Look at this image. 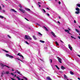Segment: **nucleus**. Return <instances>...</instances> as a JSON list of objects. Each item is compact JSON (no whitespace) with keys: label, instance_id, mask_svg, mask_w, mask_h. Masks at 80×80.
I'll return each instance as SVG.
<instances>
[{"label":"nucleus","instance_id":"f8f14e48","mask_svg":"<svg viewBox=\"0 0 80 80\" xmlns=\"http://www.w3.org/2000/svg\"><path fill=\"white\" fill-rule=\"evenodd\" d=\"M75 30L77 32H78V33H80V31H79V30H78V29H76Z\"/></svg>","mask_w":80,"mask_h":80},{"label":"nucleus","instance_id":"f704fd0d","mask_svg":"<svg viewBox=\"0 0 80 80\" xmlns=\"http://www.w3.org/2000/svg\"><path fill=\"white\" fill-rule=\"evenodd\" d=\"M4 67H7L8 68H10V67L8 66H6V65H4Z\"/></svg>","mask_w":80,"mask_h":80},{"label":"nucleus","instance_id":"bf43d9fd","mask_svg":"<svg viewBox=\"0 0 80 80\" xmlns=\"http://www.w3.org/2000/svg\"><path fill=\"white\" fill-rule=\"evenodd\" d=\"M78 56L79 57H80V55H78Z\"/></svg>","mask_w":80,"mask_h":80},{"label":"nucleus","instance_id":"a19ab883","mask_svg":"<svg viewBox=\"0 0 80 80\" xmlns=\"http://www.w3.org/2000/svg\"><path fill=\"white\" fill-rule=\"evenodd\" d=\"M25 18V20H26L27 21H29V20H28V19H27V18Z\"/></svg>","mask_w":80,"mask_h":80},{"label":"nucleus","instance_id":"473e14b6","mask_svg":"<svg viewBox=\"0 0 80 80\" xmlns=\"http://www.w3.org/2000/svg\"><path fill=\"white\" fill-rule=\"evenodd\" d=\"M6 74H9L10 73H9V71H7L6 72Z\"/></svg>","mask_w":80,"mask_h":80},{"label":"nucleus","instance_id":"c756f323","mask_svg":"<svg viewBox=\"0 0 80 80\" xmlns=\"http://www.w3.org/2000/svg\"><path fill=\"white\" fill-rule=\"evenodd\" d=\"M0 18H4V17L2 16H0Z\"/></svg>","mask_w":80,"mask_h":80},{"label":"nucleus","instance_id":"f257e3e1","mask_svg":"<svg viewBox=\"0 0 80 80\" xmlns=\"http://www.w3.org/2000/svg\"><path fill=\"white\" fill-rule=\"evenodd\" d=\"M76 10L77 11H76L75 13L76 14H79L80 13V9L78 8H76Z\"/></svg>","mask_w":80,"mask_h":80},{"label":"nucleus","instance_id":"0eeeda50","mask_svg":"<svg viewBox=\"0 0 80 80\" xmlns=\"http://www.w3.org/2000/svg\"><path fill=\"white\" fill-rule=\"evenodd\" d=\"M68 46L69 49H70V50H72V47H71L70 45L68 44Z\"/></svg>","mask_w":80,"mask_h":80},{"label":"nucleus","instance_id":"a18cd8bd","mask_svg":"<svg viewBox=\"0 0 80 80\" xmlns=\"http://www.w3.org/2000/svg\"><path fill=\"white\" fill-rule=\"evenodd\" d=\"M74 22L75 23H77V22H76V21H75V20H74Z\"/></svg>","mask_w":80,"mask_h":80},{"label":"nucleus","instance_id":"8fccbe9b","mask_svg":"<svg viewBox=\"0 0 80 80\" xmlns=\"http://www.w3.org/2000/svg\"><path fill=\"white\" fill-rule=\"evenodd\" d=\"M11 79H12V80H15V79L12 78H11Z\"/></svg>","mask_w":80,"mask_h":80},{"label":"nucleus","instance_id":"f03ea898","mask_svg":"<svg viewBox=\"0 0 80 80\" xmlns=\"http://www.w3.org/2000/svg\"><path fill=\"white\" fill-rule=\"evenodd\" d=\"M25 39H26V40L29 39V40H31L32 39V38H30V36H29L25 35Z\"/></svg>","mask_w":80,"mask_h":80},{"label":"nucleus","instance_id":"1a4fd4ad","mask_svg":"<svg viewBox=\"0 0 80 80\" xmlns=\"http://www.w3.org/2000/svg\"><path fill=\"white\" fill-rule=\"evenodd\" d=\"M61 68L62 70H65V69H66V68L64 67L63 66H61Z\"/></svg>","mask_w":80,"mask_h":80},{"label":"nucleus","instance_id":"4d7b16f0","mask_svg":"<svg viewBox=\"0 0 80 80\" xmlns=\"http://www.w3.org/2000/svg\"><path fill=\"white\" fill-rule=\"evenodd\" d=\"M17 76V75H16V74H15L14 75V77H16Z\"/></svg>","mask_w":80,"mask_h":80},{"label":"nucleus","instance_id":"2f4dec72","mask_svg":"<svg viewBox=\"0 0 80 80\" xmlns=\"http://www.w3.org/2000/svg\"><path fill=\"white\" fill-rule=\"evenodd\" d=\"M6 56H7V57H9V56H10V55H9L8 54H6Z\"/></svg>","mask_w":80,"mask_h":80},{"label":"nucleus","instance_id":"37998d69","mask_svg":"<svg viewBox=\"0 0 80 80\" xmlns=\"http://www.w3.org/2000/svg\"><path fill=\"white\" fill-rule=\"evenodd\" d=\"M16 59H17L18 60H20V61H21V62H22V61L20 59H18V58H17Z\"/></svg>","mask_w":80,"mask_h":80},{"label":"nucleus","instance_id":"aec40b11","mask_svg":"<svg viewBox=\"0 0 80 80\" xmlns=\"http://www.w3.org/2000/svg\"><path fill=\"white\" fill-rule=\"evenodd\" d=\"M70 74H71V75H74V73H73V72H72V71H70Z\"/></svg>","mask_w":80,"mask_h":80},{"label":"nucleus","instance_id":"58836bf2","mask_svg":"<svg viewBox=\"0 0 80 80\" xmlns=\"http://www.w3.org/2000/svg\"><path fill=\"white\" fill-rule=\"evenodd\" d=\"M25 42H26V43H27V44L28 45H29V43H28V42H27L25 41Z\"/></svg>","mask_w":80,"mask_h":80},{"label":"nucleus","instance_id":"e2e57ef3","mask_svg":"<svg viewBox=\"0 0 80 80\" xmlns=\"http://www.w3.org/2000/svg\"><path fill=\"white\" fill-rule=\"evenodd\" d=\"M14 72V73H16V72Z\"/></svg>","mask_w":80,"mask_h":80},{"label":"nucleus","instance_id":"6e6d98bb","mask_svg":"<svg viewBox=\"0 0 80 80\" xmlns=\"http://www.w3.org/2000/svg\"><path fill=\"white\" fill-rule=\"evenodd\" d=\"M44 48H45V49H47V47H45Z\"/></svg>","mask_w":80,"mask_h":80},{"label":"nucleus","instance_id":"603ef678","mask_svg":"<svg viewBox=\"0 0 80 80\" xmlns=\"http://www.w3.org/2000/svg\"><path fill=\"white\" fill-rule=\"evenodd\" d=\"M51 62L52 63V60L51 59Z\"/></svg>","mask_w":80,"mask_h":80},{"label":"nucleus","instance_id":"5fc2aeb1","mask_svg":"<svg viewBox=\"0 0 80 80\" xmlns=\"http://www.w3.org/2000/svg\"><path fill=\"white\" fill-rule=\"evenodd\" d=\"M78 80H80V78H78Z\"/></svg>","mask_w":80,"mask_h":80},{"label":"nucleus","instance_id":"69168bd1","mask_svg":"<svg viewBox=\"0 0 80 80\" xmlns=\"http://www.w3.org/2000/svg\"><path fill=\"white\" fill-rule=\"evenodd\" d=\"M12 71H14V70H13V69H12Z\"/></svg>","mask_w":80,"mask_h":80},{"label":"nucleus","instance_id":"6e6552de","mask_svg":"<svg viewBox=\"0 0 80 80\" xmlns=\"http://www.w3.org/2000/svg\"><path fill=\"white\" fill-rule=\"evenodd\" d=\"M46 79L48 80H52V79H51V78H50L49 77H47Z\"/></svg>","mask_w":80,"mask_h":80},{"label":"nucleus","instance_id":"864d4df0","mask_svg":"<svg viewBox=\"0 0 80 80\" xmlns=\"http://www.w3.org/2000/svg\"><path fill=\"white\" fill-rule=\"evenodd\" d=\"M58 23H59L60 24V22L59 21H58Z\"/></svg>","mask_w":80,"mask_h":80},{"label":"nucleus","instance_id":"72a5a7b5","mask_svg":"<svg viewBox=\"0 0 80 80\" xmlns=\"http://www.w3.org/2000/svg\"><path fill=\"white\" fill-rule=\"evenodd\" d=\"M19 7H20V8H22V6L21 5H19Z\"/></svg>","mask_w":80,"mask_h":80},{"label":"nucleus","instance_id":"c9c22d12","mask_svg":"<svg viewBox=\"0 0 80 80\" xmlns=\"http://www.w3.org/2000/svg\"><path fill=\"white\" fill-rule=\"evenodd\" d=\"M27 10H28V11H30V9L29 8H27Z\"/></svg>","mask_w":80,"mask_h":80},{"label":"nucleus","instance_id":"338daca9","mask_svg":"<svg viewBox=\"0 0 80 80\" xmlns=\"http://www.w3.org/2000/svg\"><path fill=\"white\" fill-rule=\"evenodd\" d=\"M21 80H24L23 79H21Z\"/></svg>","mask_w":80,"mask_h":80},{"label":"nucleus","instance_id":"ea45409f","mask_svg":"<svg viewBox=\"0 0 80 80\" xmlns=\"http://www.w3.org/2000/svg\"><path fill=\"white\" fill-rule=\"evenodd\" d=\"M59 72L60 73H63V72H62V71H60Z\"/></svg>","mask_w":80,"mask_h":80},{"label":"nucleus","instance_id":"4c0bfd02","mask_svg":"<svg viewBox=\"0 0 80 80\" xmlns=\"http://www.w3.org/2000/svg\"><path fill=\"white\" fill-rule=\"evenodd\" d=\"M37 24L39 26V27H40V24H38V23H37Z\"/></svg>","mask_w":80,"mask_h":80},{"label":"nucleus","instance_id":"de8ad7c7","mask_svg":"<svg viewBox=\"0 0 80 80\" xmlns=\"http://www.w3.org/2000/svg\"><path fill=\"white\" fill-rule=\"evenodd\" d=\"M21 57L22 58V59H23L24 58H23V56L22 55L21 56Z\"/></svg>","mask_w":80,"mask_h":80},{"label":"nucleus","instance_id":"9d476101","mask_svg":"<svg viewBox=\"0 0 80 80\" xmlns=\"http://www.w3.org/2000/svg\"><path fill=\"white\" fill-rule=\"evenodd\" d=\"M16 72H17V73L18 74H19V75H22V74H21L20 73V72L18 71V70H16Z\"/></svg>","mask_w":80,"mask_h":80},{"label":"nucleus","instance_id":"cd10ccee","mask_svg":"<svg viewBox=\"0 0 80 80\" xmlns=\"http://www.w3.org/2000/svg\"><path fill=\"white\" fill-rule=\"evenodd\" d=\"M23 78H24V79H25V80H27V78L25 77H23Z\"/></svg>","mask_w":80,"mask_h":80},{"label":"nucleus","instance_id":"3c124183","mask_svg":"<svg viewBox=\"0 0 80 80\" xmlns=\"http://www.w3.org/2000/svg\"><path fill=\"white\" fill-rule=\"evenodd\" d=\"M47 15H48V16H50V14H48H48H47Z\"/></svg>","mask_w":80,"mask_h":80},{"label":"nucleus","instance_id":"dca6fc26","mask_svg":"<svg viewBox=\"0 0 80 80\" xmlns=\"http://www.w3.org/2000/svg\"><path fill=\"white\" fill-rule=\"evenodd\" d=\"M64 78H66V79H68L67 77V76H66V75L64 74Z\"/></svg>","mask_w":80,"mask_h":80},{"label":"nucleus","instance_id":"c85d7f7f","mask_svg":"<svg viewBox=\"0 0 80 80\" xmlns=\"http://www.w3.org/2000/svg\"><path fill=\"white\" fill-rule=\"evenodd\" d=\"M42 10L43 11V12H44V13H46V11L45 10V9H42Z\"/></svg>","mask_w":80,"mask_h":80},{"label":"nucleus","instance_id":"9b49d317","mask_svg":"<svg viewBox=\"0 0 80 80\" xmlns=\"http://www.w3.org/2000/svg\"><path fill=\"white\" fill-rule=\"evenodd\" d=\"M17 55L19 56V57H21L22 55V54L20 53H19L17 54Z\"/></svg>","mask_w":80,"mask_h":80},{"label":"nucleus","instance_id":"7ed1b4c3","mask_svg":"<svg viewBox=\"0 0 80 80\" xmlns=\"http://www.w3.org/2000/svg\"><path fill=\"white\" fill-rule=\"evenodd\" d=\"M57 58H58V60L59 62V63H62V59L61 58H60L59 57H57Z\"/></svg>","mask_w":80,"mask_h":80},{"label":"nucleus","instance_id":"a211bd4d","mask_svg":"<svg viewBox=\"0 0 80 80\" xmlns=\"http://www.w3.org/2000/svg\"><path fill=\"white\" fill-rule=\"evenodd\" d=\"M33 38H34V40H37V38H36V37H35L34 36H33Z\"/></svg>","mask_w":80,"mask_h":80},{"label":"nucleus","instance_id":"39448f33","mask_svg":"<svg viewBox=\"0 0 80 80\" xmlns=\"http://www.w3.org/2000/svg\"><path fill=\"white\" fill-rule=\"evenodd\" d=\"M10 11L11 12H15V13H17V11H16L15 10L13 9H10Z\"/></svg>","mask_w":80,"mask_h":80},{"label":"nucleus","instance_id":"774afa93","mask_svg":"<svg viewBox=\"0 0 80 80\" xmlns=\"http://www.w3.org/2000/svg\"><path fill=\"white\" fill-rule=\"evenodd\" d=\"M79 28H80V26H79Z\"/></svg>","mask_w":80,"mask_h":80},{"label":"nucleus","instance_id":"680f3d73","mask_svg":"<svg viewBox=\"0 0 80 80\" xmlns=\"http://www.w3.org/2000/svg\"><path fill=\"white\" fill-rule=\"evenodd\" d=\"M47 9H48V10H49V9L48 8H47Z\"/></svg>","mask_w":80,"mask_h":80},{"label":"nucleus","instance_id":"7c9ffc66","mask_svg":"<svg viewBox=\"0 0 80 80\" xmlns=\"http://www.w3.org/2000/svg\"><path fill=\"white\" fill-rule=\"evenodd\" d=\"M7 37H8V38H11V37L10 36V35H7Z\"/></svg>","mask_w":80,"mask_h":80},{"label":"nucleus","instance_id":"5701e85b","mask_svg":"<svg viewBox=\"0 0 80 80\" xmlns=\"http://www.w3.org/2000/svg\"><path fill=\"white\" fill-rule=\"evenodd\" d=\"M0 65L1 67H5V65H4L2 63H1Z\"/></svg>","mask_w":80,"mask_h":80},{"label":"nucleus","instance_id":"423d86ee","mask_svg":"<svg viewBox=\"0 0 80 80\" xmlns=\"http://www.w3.org/2000/svg\"><path fill=\"white\" fill-rule=\"evenodd\" d=\"M51 33L53 36L54 37H56V35H55V33H54L53 32H51Z\"/></svg>","mask_w":80,"mask_h":80},{"label":"nucleus","instance_id":"20e7f679","mask_svg":"<svg viewBox=\"0 0 80 80\" xmlns=\"http://www.w3.org/2000/svg\"><path fill=\"white\" fill-rule=\"evenodd\" d=\"M19 10L20 12H22V13H25V11L23 10V9L22 8H19Z\"/></svg>","mask_w":80,"mask_h":80},{"label":"nucleus","instance_id":"f3484780","mask_svg":"<svg viewBox=\"0 0 80 80\" xmlns=\"http://www.w3.org/2000/svg\"><path fill=\"white\" fill-rule=\"evenodd\" d=\"M55 67H56L57 68V69H58V70H60V68H58V66L57 65H55Z\"/></svg>","mask_w":80,"mask_h":80},{"label":"nucleus","instance_id":"13d9d810","mask_svg":"<svg viewBox=\"0 0 80 80\" xmlns=\"http://www.w3.org/2000/svg\"><path fill=\"white\" fill-rule=\"evenodd\" d=\"M68 33H69V34H70V35H72V34H71V33L69 32H68Z\"/></svg>","mask_w":80,"mask_h":80},{"label":"nucleus","instance_id":"412c9836","mask_svg":"<svg viewBox=\"0 0 80 80\" xmlns=\"http://www.w3.org/2000/svg\"><path fill=\"white\" fill-rule=\"evenodd\" d=\"M38 34L40 35V36H42V34H41V33L40 32H38Z\"/></svg>","mask_w":80,"mask_h":80},{"label":"nucleus","instance_id":"2eb2a0df","mask_svg":"<svg viewBox=\"0 0 80 80\" xmlns=\"http://www.w3.org/2000/svg\"><path fill=\"white\" fill-rule=\"evenodd\" d=\"M55 43L56 45H57V46H58L59 45L58 44V42H57L56 41L55 42Z\"/></svg>","mask_w":80,"mask_h":80},{"label":"nucleus","instance_id":"e433bc0d","mask_svg":"<svg viewBox=\"0 0 80 80\" xmlns=\"http://www.w3.org/2000/svg\"><path fill=\"white\" fill-rule=\"evenodd\" d=\"M11 74L12 75V76H14V74H13V73H11Z\"/></svg>","mask_w":80,"mask_h":80},{"label":"nucleus","instance_id":"b1692460","mask_svg":"<svg viewBox=\"0 0 80 80\" xmlns=\"http://www.w3.org/2000/svg\"><path fill=\"white\" fill-rule=\"evenodd\" d=\"M16 78H18V80H21V79H20V78H19V77L18 76Z\"/></svg>","mask_w":80,"mask_h":80},{"label":"nucleus","instance_id":"4be33fe9","mask_svg":"<svg viewBox=\"0 0 80 80\" xmlns=\"http://www.w3.org/2000/svg\"><path fill=\"white\" fill-rule=\"evenodd\" d=\"M38 5H39V7H41V5H40V4H41V3L38 2Z\"/></svg>","mask_w":80,"mask_h":80},{"label":"nucleus","instance_id":"4468645a","mask_svg":"<svg viewBox=\"0 0 80 80\" xmlns=\"http://www.w3.org/2000/svg\"><path fill=\"white\" fill-rule=\"evenodd\" d=\"M64 30H65V32H68V33L70 32V31H68L67 29H65Z\"/></svg>","mask_w":80,"mask_h":80},{"label":"nucleus","instance_id":"393cba45","mask_svg":"<svg viewBox=\"0 0 80 80\" xmlns=\"http://www.w3.org/2000/svg\"><path fill=\"white\" fill-rule=\"evenodd\" d=\"M43 27H44V28H45L46 30V31H48V29H47V28L46 27H45V26H43Z\"/></svg>","mask_w":80,"mask_h":80},{"label":"nucleus","instance_id":"49530a36","mask_svg":"<svg viewBox=\"0 0 80 80\" xmlns=\"http://www.w3.org/2000/svg\"><path fill=\"white\" fill-rule=\"evenodd\" d=\"M2 8H4V7H5V6H4L3 4H2Z\"/></svg>","mask_w":80,"mask_h":80},{"label":"nucleus","instance_id":"ddd939ff","mask_svg":"<svg viewBox=\"0 0 80 80\" xmlns=\"http://www.w3.org/2000/svg\"><path fill=\"white\" fill-rule=\"evenodd\" d=\"M39 42H41V43H45V41H42V40H40L39 41Z\"/></svg>","mask_w":80,"mask_h":80},{"label":"nucleus","instance_id":"79ce46f5","mask_svg":"<svg viewBox=\"0 0 80 80\" xmlns=\"http://www.w3.org/2000/svg\"><path fill=\"white\" fill-rule=\"evenodd\" d=\"M5 52H6V53H8V51L4 50Z\"/></svg>","mask_w":80,"mask_h":80},{"label":"nucleus","instance_id":"0e129e2a","mask_svg":"<svg viewBox=\"0 0 80 80\" xmlns=\"http://www.w3.org/2000/svg\"><path fill=\"white\" fill-rule=\"evenodd\" d=\"M59 19H60V18H61L60 17H59Z\"/></svg>","mask_w":80,"mask_h":80},{"label":"nucleus","instance_id":"09e8293b","mask_svg":"<svg viewBox=\"0 0 80 80\" xmlns=\"http://www.w3.org/2000/svg\"><path fill=\"white\" fill-rule=\"evenodd\" d=\"M60 42H62V43H64V42H63L62 41V40H60Z\"/></svg>","mask_w":80,"mask_h":80},{"label":"nucleus","instance_id":"6ab92c4d","mask_svg":"<svg viewBox=\"0 0 80 80\" xmlns=\"http://www.w3.org/2000/svg\"><path fill=\"white\" fill-rule=\"evenodd\" d=\"M77 7H80V4H76Z\"/></svg>","mask_w":80,"mask_h":80},{"label":"nucleus","instance_id":"c03bdc74","mask_svg":"<svg viewBox=\"0 0 80 80\" xmlns=\"http://www.w3.org/2000/svg\"><path fill=\"white\" fill-rule=\"evenodd\" d=\"M58 3L59 5H60V4H61V2H60V1L58 2Z\"/></svg>","mask_w":80,"mask_h":80},{"label":"nucleus","instance_id":"bb28decb","mask_svg":"<svg viewBox=\"0 0 80 80\" xmlns=\"http://www.w3.org/2000/svg\"><path fill=\"white\" fill-rule=\"evenodd\" d=\"M71 38H74V39L75 40V39H76V38L72 36H71Z\"/></svg>","mask_w":80,"mask_h":80},{"label":"nucleus","instance_id":"a878e982","mask_svg":"<svg viewBox=\"0 0 80 80\" xmlns=\"http://www.w3.org/2000/svg\"><path fill=\"white\" fill-rule=\"evenodd\" d=\"M9 58H13V56H9Z\"/></svg>","mask_w":80,"mask_h":80},{"label":"nucleus","instance_id":"052dcab7","mask_svg":"<svg viewBox=\"0 0 80 80\" xmlns=\"http://www.w3.org/2000/svg\"><path fill=\"white\" fill-rule=\"evenodd\" d=\"M2 9V8H1V6H0V10Z\"/></svg>","mask_w":80,"mask_h":80}]
</instances>
